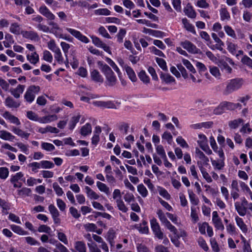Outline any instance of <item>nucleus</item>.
Listing matches in <instances>:
<instances>
[{
    "label": "nucleus",
    "instance_id": "f257e3e1",
    "mask_svg": "<svg viewBox=\"0 0 252 252\" xmlns=\"http://www.w3.org/2000/svg\"><path fill=\"white\" fill-rule=\"evenodd\" d=\"M97 64L105 77L106 85L109 87L115 86L117 82V79L111 68L107 64H104L100 61L97 62Z\"/></svg>",
    "mask_w": 252,
    "mask_h": 252
},
{
    "label": "nucleus",
    "instance_id": "f03ea898",
    "mask_svg": "<svg viewBox=\"0 0 252 252\" xmlns=\"http://www.w3.org/2000/svg\"><path fill=\"white\" fill-rule=\"evenodd\" d=\"M243 85V80L240 78L233 79L227 83L224 94L228 95L240 89Z\"/></svg>",
    "mask_w": 252,
    "mask_h": 252
},
{
    "label": "nucleus",
    "instance_id": "7ed1b4c3",
    "mask_svg": "<svg viewBox=\"0 0 252 252\" xmlns=\"http://www.w3.org/2000/svg\"><path fill=\"white\" fill-rule=\"evenodd\" d=\"M157 214L161 223L171 232L176 235L177 234V229L167 220L166 216V215H165L161 210H158L157 212Z\"/></svg>",
    "mask_w": 252,
    "mask_h": 252
},
{
    "label": "nucleus",
    "instance_id": "20e7f679",
    "mask_svg": "<svg viewBox=\"0 0 252 252\" xmlns=\"http://www.w3.org/2000/svg\"><path fill=\"white\" fill-rule=\"evenodd\" d=\"M40 90L38 86L32 85L29 86L24 94V98L29 103H32L34 99L35 95L38 94Z\"/></svg>",
    "mask_w": 252,
    "mask_h": 252
},
{
    "label": "nucleus",
    "instance_id": "39448f33",
    "mask_svg": "<svg viewBox=\"0 0 252 252\" xmlns=\"http://www.w3.org/2000/svg\"><path fill=\"white\" fill-rule=\"evenodd\" d=\"M150 225L155 237L158 239H163V233L161 231L160 226L156 218H153L150 220Z\"/></svg>",
    "mask_w": 252,
    "mask_h": 252
},
{
    "label": "nucleus",
    "instance_id": "423d86ee",
    "mask_svg": "<svg viewBox=\"0 0 252 252\" xmlns=\"http://www.w3.org/2000/svg\"><path fill=\"white\" fill-rule=\"evenodd\" d=\"M228 63L231 65H234V63L232 59L225 57V59L221 60L219 62L218 65L222 71H224L225 73L230 74L232 72V69L228 65Z\"/></svg>",
    "mask_w": 252,
    "mask_h": 252
},
{
    "label": "nucleus",
    "instance_id": "0eeeda50",
    "mask_svg": "<svg viewBox=\"0 0 252 252\" xmlns=\"http://www.w3.org/2000/svg\"><path fill=\"white\" fill-rule=\"evenodd\" d=\"M181 45L184 49L187 50L189 53L198 54L200 53V50L192 43L189 40H185L181 42Z\"/></svg>",
    "mask_w": 252,
    "mask_h": 252
},
{
    "label": "nucleus",
    "instance_id": "6e6552de",
    "mask_svg": "<svg viewBox=\"0 0 252 252\" xmlns=\"http://www.w3.org/2000/svg\"><path fill=\"white\" fill-rule=\"evenodd\" d=\"M66 30L68 32L72 35L81 41L85 43H87L89 42V39L88 38L83 35L79 31L69 28H66Z\"/></svg>",
    "mask_w": 252,
    "mask_h": 252
},
{
    "label": "nucleus",
    "instance_id": "1a4fd4ad",
    "mask_svg": "<svg viewBox=\"0 0 252 252\" xmlns=\"http://www.w3.org/2000/svg\"><path fill=\"white\" fill-rule=\"evenodd\" d=\"M212 221L215 227L218 230H223L224 227L221 219L219 217L218 212L214 211L212 213Z\"/></svg>",
    "mask_w": 252,
    "mask_h": 252
},
{
    "label": "nucleus",
    "instance_id": "9d476101",
    "mask_svg": "<svg viewBox=\"0 0 252 252\" xmlns=\"http://www.w3.org/2000/svg\"><path fill=\"white\" fill-rule=\"evenodd\" d=\"M91 38L94 45L98 47L102 48L105 51L109 54L111 53L110 47L105 43H103L98 37L92 36Z\"/></svg>",
    "mask_w": 252,
    "mask_h": 252
},
{
    "label": "nucleus",
    "instance_id": "9b49d317",
    "mask_svg": "<svg viewBox=\"0 0 252 252\" xmlns=\"http://www.w3.org/2000/svg\"><path fill=\"white\" fill-rule=\"evenodd\" d=\"M49 26H52L49 32L54 34L57 37H62V30L61 29L59 25L53 22L50 21L48 23Z\"/></svg>",
    "mask_w": 252,
    "mask_h": 252
},
{
    "label": "nucleus",
    "instance_id": "f8f14e48",
    "mask_svg": "<svg viewBox=\"0 0 252 252\" xmlns=\"http://www.w3.org/2000/svg\"><path fill=\"white\" fill-rule=\"evenodd\" d=\"M91 78L95 83H102L104 79L99 72L96 69H94L91 72Z\"/></svg>",
    "mask_w": 252,
    "mask_h": 252
},
{
    "label": "nucleus",
    "instance_id": "ddd939ff",
    "mask_svg": "<svg viewBox=\"0 0 252 252\" xmlns=\"http://www.w3.org/2000/svg\"><path fill=\"white\" fill-rule=\"evenodd\" d=\"M25 88V86L23 85H18L16 88H12L10 90L12 95L16 98L20 97L21 94L23 93Z\"/></svg>",
    "mask_w": 252,
    "mask_h": 252
},
{
    "label": "nucleus",
    "instance_id": "4468645a",
    "mask_svg": "<svg viewBox=\"0 0 252 252\" xmlns=\"http://www.w3.org/2000/svg\"><path fill=\"white\" fill-rule=\"evenodd\" d=\"M39 12L49 20H53L55 16L45 5L41 6L39 9Z\"/></svg>",
    "mask_w": 252,
    "mask_h": 252
},
{
    "label": "nucleus",
    "instance_id": "2eb2a0df",
    "mask_svg": "<svg viewBox=\"0 0 252 252\" xmlns=\"http://www.w3.org/2000/svg\"><path fill=\"white\" fill-rule=\"evenodd\" d=\"M22 34L25 38L30 39L32 40L37 41L40 39L37 33L34 31H23V32H22Z\"/></svg>",
    "mask_w": 252,
    "mask_h": 252
},
{
    "label": "nucleus",
    "instance_id": "dca6fc26",
    "mask_svg": "<svg viewBox=\"0 0 252 252\" xmlns=\"http://www.w3.org/2000/svg\"><path fill=\"white\" fill-rule=\"evenodd\" d=\"M58 117L56 115H49L42 117H39L38 122L41 124H47L56 121Z\"/></svg>",
    "mask_w": 252,
    "mask_h": 252
},
{
    "label": "nucleus",
    "instance_id": "f3484780",
    "mask_svg": "<svg viewBox=\"0 0 252 252\" xmlns=\"http://www.w3.org/2000/svg\"><path fill=\"white\" fill-rule=\"evenodd\" d=\"M2 116L7 120H8L11 123L19 126L21 123L18 118L14 115L11 114L8 111H5L2 115Z\"/></svg>",
    "mask_w": 252,
    "mask_h": 252
},
{
    "label": "nucleus",
    "instance_id": "a211bd4d",
    "mask_svg": "<svg viewBox=\"0 0 252 252\" xmlns=\"http://www.w3.org/2000/svg\"><path fill=\"white\" fill-rule=\"evenodd\" d=\"M5 104L9 108H16L20 106V103L18 101L15 100L11 97H7L5 99Z\"/></svg>",
    "mask_w": 252,
    "mask_h": 252
},
{
    "label": "nucleus",
    "instance_id": "6ab92c4d",
    "mask_svg": "<svg viewBox=\"0 0 252 252\" xmlns=\"http://www.w3.org/2000/svg\"><path fill=\"white\" fill-rule=\"evenodd\" d=\"M38 132L42 134H44L48 132L53 133H58L59 132V130L55 127L47 126L45 127H39L38 129Z\"/></svg>",
    "mask_w": 252,
    "mask_h": 252
},
{
    "label": "nucleus",
    "instance_id": "aec40b11",
    "mask_svg": "<svg viewBox=\"0 0 252 252\" xmlns=\"http://www.w3.org/2000/svg\"><path fill=\"white\" fill-rule=\"evenodd\" d=\"M9 31L13 34L19 35L23 32L20 25L17 23H13L11 24Z\"/></svg>",
    "mask_w": 252,
    "mask_h": 252
},
{
    "label": "nucleus",
    "instance_id": "412c9836",
    "mask_svg": "<svg viewBox=\"0 0 252 252\" xmlns=\"http://www.w3.org/2000/svg\"><path fill=\"white\" fill-rule=\"evenodd\" d=\"M235 221L237 225L239 227L240 229L243 233H247L248 231V228L246 224L244 223L243 219L239 216L235 217Z\"/></svg>",
    "mask_w": 252,
    "mask_h": 252
},
{
    "label": "nucleus",
    "instance_id": "4be33fe9",
    "mask_svg": "<svg viewBox=\"0 0 252 252\" xmlns=\"http://www.w3.org/2000/svg\"><path fill=\"white\" fill-rule=\"evenodd\" d=\"M235 208L239 215L241 216H244L247 213V208L243 204H240L239 202L235 203Z\"/></svg>",
    "mask_w": 252,
    "mask_h": 252
},
{
    "label": "nucleus",
    "instance_id": "5701e85b",
    "mask_svg": "<svg viewBox=\"0 0 252 252\" xmlns=\"http://www.w3.org/2000/svg\"><path fill=\"white\" fill-rule=\"evenodd\" d=\"M143 32L145 33H148L157 37H162L164 33L161 31H156L150 29L144 28Z\"/></svg>",
    "mask_w": 252,
    "mask_h": 252
},
{
    "label": "nucleus",
    "instance_id": "b1692460",
    "mask_svg": "<svg viewBox=\"0 0 252 252\" xmlns=\"http://www.w3.org/2000/svg\"><path fill=\"white\" fill-rule=\"evenodd\" d=\"M185 14L190 18H195L196 16V13L192 7L189 4H187L184 10Z\"/></svg>",
    "mask_w": 252,
    "mask_h": 252
},
{
    "label": "nucleus",
    "instance_id": "393cba45",
    "mask_svg": "<svg viewBox=\"0 0 252 252\" xmlns=\"http://www.w3.org/2000/svg\"><path fill=\"white\" fill-rule=\"evenodd\" d=\"M182 23L184 25V27L189 32L192 33L194 34H196V32L194 30V26L189 23L188 20L184 18L182 20Z\"/></svg>",
    "mask_w": 252,
    "mask_h": 252
},
{
    "label": "nucleus",
    "instance_id": "a878e982",
    "mask_svg": "<svg viewBox=\"0 0 252 252\" xmlns=\"http://www.w3.org/2000/svg\"><path fill=\"white\" fill-rule=\"evenodd\" d=\"M0 138L4 140L13 141L15 136L9 132L2 130L0 131Z\"/></svg>",
    "mask_w": 252,
    "mask_h": 252
},
{
    "label": "nucleus",
    "instance_id": "bb28decb",
    "mask_svg": "<svg viewBox=\"0 0 252 252\" xmlns=\"http://www.w3.org/2000/svg\"><path fill=\"white\" fill-rule=\"evenodd\" d=\"M12 130L15 134L26 139H28L30 135L29 133L26 132L22 129L15 126L12 127Z\"/></svg>",
    "mask_w": 252,
    "mask_h": 252
},
{
    "label": "nucleus",
    "instance_id": "cd10ccee",
    "mask_svg": "<svg viewBox=\"0 0 252 252\" xmlns=\"http://www.w3.org/2000/svg\"><path fill=\"white\" fill-rule=\"evenodd\" d=\"M92 132V126L90 123H87L80 129V133L83 136H87Z\"/></svg>",
    "mask_w": 252,
    "mask_h": 252
},
{
    "label": "nucleus",
    "instance_id": "c85d7f7f",
    "mask_svg": "<svg viewBox=\"0 0 252 252\" xmlns=\"http://www.w3.org/2000/svg\"><path fill=\"white\" fill-rule=\"evenodd\" d=\"M87 195L91 199L96 200L99 198V196L88 186L85 188Z\"/></svg>",
    "mask_w": 252,
    "mask_h": 252
},
{
    "label": "nucleus",
    "instance_id": "c756f323",
    "mask_svg": "<svg viewBox=\"0 0 252 252\" xmlns=\"http://www.w3.org/2000/svg\"><path fill=\"white\" fill-rule=\"evenodd\" d=\"M96 186L100 191L104 192L106 194L109 195L110 193L109 188L106 184L98 181L96 182Z\"/></svg>",
    "mask_w": 252,
    "mask_h": 252
},
{
    "label": "nucleus",
    "instance_id": "7c9ffc66",
    "mask_svg": "<svg viewBox=\"0 0 252 252\" xmlns=\"http://www.w3.org/2000/svg\"><path fill=\"white\" fill-rule=\"evenodd\" d=\"M14 42V40L12 35L9 33H6L5 35V40L3 42L4 46L6 48H9Z\"/></svg>",
    "mask_w": 252,
    "mask_h": 252
},
{
    "label": "nucleus",
    "instance_id": "2f4dec72",
    "mask_svg": "<svg viewBox=\"0 0 252 252\" xmlns=\"http://www.w3.org/2000/svg\"><path fill=\"white\" fill-rule=\"evenodd\" d=\"M27 59L31 63L35 64L39 61V56L36 52H33L31 55H27Z\"/></svg>",
    "mask_w": 252,
    "mask_h": 252
},
{
    "label": "nucleus",
    "instance_id": "473e14b6",
    "mask_svg": "<svg viewBox=\"0 0 252 252\" xmlns=\"http://www.w3.org/2000/svg\"><path fill=\"white\" fill-rule=\"evenodd\" d=\"M118 209L123 213H126L128 211V208L126 206L121 198L117 199L116 200Z\"/></svg>",
    "mask_w": 252,
    "mask_h": 252
},
{
    "label": "nucleus",
    "instance_id": "72a5a7b5",
    "mask_svg": "<svg viewBox=\"0 0 252 252\" xmlns=\"http://www.w3.org/2000/svg\"><path fill=\"white\" fill-rule=\"evenodd\" d=\"M125 70L129 79L132 82H135L137 78L133 70L129 66H126Z\"/></svg>",
    "mask_w": 252,
    "mask_h": 252
},
{
    "label": "nucleus",
    "instance_id": "f704fd0d",
    "mask_svg": "<svg viewBox=\"0 0 252 252\" xmlns=\"http://www.w3.org/2000/svg\"><path fill=\"white\" fill-rule=\"evenodd\" d=\"M75 248L79 252H87L85 244L82 241L76 242Z\"/></svg>",
    "mask_w": 252,
    "mask_h": 252
},
{
    "label": "nucleus",
    "instance_id": "c9c22d12",
    "mask_svg": "<svg viewBox=\"0 0 252 252\" xmlns=\"http://www.w3.org/2000/svg\"><path fill=\"white\" fill-rule=\"evenodd\" d=\"M243 122V119L239 118L235 119L233 121H230L228 123L229 126L232 129H235L237 128Z\"/></svg>",
    "mask_w": 252,
    "mask_h": 252
},
{
    "label": "nucleus",
    "instance_id": "e433bc0d",
    "mask_svg": "<svg viewBox=\"0 0 252 252\" xmlns=\"http://www.w3.org/2000/svg\"><path fill=\"white\" fill-rule=\"evenodd\" d=\"M195 154L196 156L202 160V161L203 162L206 163H207L208 162V158L206 156H205L204 153L202 151H201L199 148H196Z\"/></svg>",
    "mask_w": 252,
    "mask_h": 252
},
{
    "label": "nucleus",
    "instance_id": "4c0bfd02",
    "mask_svg": "<svg viewBox=\"0 0 252 252\" xmlns=\"http://www.w3.org/2000/svg\"><path fill=\"white\" fill-rule=\"evenodd\" d=\"M32 190L28 188H23L21 189L18 190V194L21 197H25L30 196L31 194Z\"/></svg>",
    "mask_w": 252,
    "mask_h": 252
},
{
    "label": "nucleus",
    "instance_id": "58836bf2",
    "mask_svg": "<svg viewBox=\"0 0 252 252\" xmlns=\"http://www.w3.org/2000/svg\"><path fill=\"white\" fill-rule=\"evenodd\" d=\"M41 148L47 151V152H52L55 149V147L51 143L42 142L41 144Z\"/></svg>",
    "mask_w": 252,
    "mask_h": 252
},
{
    "label": "nucleus",
    "instance_id": "ea45409f",
    "mask_svg": "<svg viewBox=\"0 0 252 252\" xmlns=\"http://www.w3.org/2000/svg\"><path fill=\"white\" fill-rule=\"evenodd\" d=\"M11 228L13 231L19 235H25L27 234V232L24 230L20 226L16 225H12Z\"/></svg>",
    "mask_w": 252,
    "mask_h": 252
},
{
    "label": "nucleus",
    "instance_id": "a19ab883",
    "mask_svg": "<svg viewBox=\"0 0 252 252\" xmlns=\"http://www.w3.org/2000/svg\"><path fill=\"white\" fill-rule=\"evenodd\" d=\"M54 53V58L58 62V63L59 64H63L64 63V60L61 50L59 49Z\"/></svg>",
    "mask_w": 252,
    "mask_h": 252
},
{
    "label": "nucleus",
    "instance_id": "79ce46f5",
    "mask_svg": "<svg viewBox=\"0 0 252 252\" xmlns=\"http://www.w3.org/2000/svg\"><path fill=\"white\" fill-rule=\"evenodd\" d=\"M80 118V115H78L72 117L69 124V129L72 130L75 126L76 124L79 122Z\"/></svg>",
    "mask_w": 252,
    "mask_h": 252
},
{
    "label": "nucleus",
    "instance_id": "37998d69",
    "mask_svg": "<svg viewBox=\"0 0 252 252\" xmlns=\"http://www.w3.org/2000/svg\"><path fill=\"white\" fill-rule=\"evenodd\" d=\"M129 125L126 123H123L118 126V128L123 134H127L129 129Z\"/></svg>",
    "mask_w": 252,
    "mask_h": 252
},
{
    "label": "nucleus",
    "instance_id": "c03bdc74",
    "mask_svg": "<svg viewBox=\"0 0 252 252\" xmlns=\"http://www.w3.org/2000/svg\"><path fill=\"white\" fill-rule=\"evenodd\" d=\"M55 247L53 250L54 252H69L67 248L60 243H57Z\"/></svg>",
    "mask_w": 252,
    "mask_h": 252
},
{
    "label": "nucleus",
    "instance_id": "a18cd8bd",
    "mask_svg": "<svg viewBox=\"0 0 252 252\" xmlns=\"http://www.w3.org/2000/svg\"><path fill=\"white\" fill-rule=\"evenodd\" d=\"M47 46L49 49L51 50L53 52H55L58 50L60 49L56 45L55 41L54 39H51L47 43Z\"/></svg>",
    "mask_w": 252,
    "mask_h": 252
},
{
    "label": "nucleus",
    "instance_id": "49530a36",
    "mask_svg": "<svg viewBox=\"0 0 252 252\" xmlns=\"http://www.w3.org/2000/svg\"><path fill=\"white\" fill-rule=\"evenodd\" d=\"M137 190L143 197H146L148 195V190L143 184H140L137 186Z\"/></svg>",
    "mask_w": 252,
    "mask_h": 252
},
{
    "label": "nucleus",
    "instance_id": "de8ad7c7",
    "mask_svg": "<svg viewBox=\"0 0 252 252\" xmlns=\"http://www.w3.org/2000/svg\"><path fill=\"white\" fill-rule=\"evenodd\" d=\"M94 14L97 15H109L111 12L107 8H100L94 10Z\"/></svg>",
    "mask_w": 252,
    "mask_h": 252
},
{
    "label": "nucleus",
    "instance_id": "09e8293b",
    "mask_svg": "<svg viewBox=\"0 0 252 252\" xmlns=\"http://www.w3.org/2000/svg\"><path fill=\"white\" fill-rule=\"evenodd\" d=\"M40 164L41 168L44 169H51L54 167V164L48 160H42L40 161Z\"/></svg>",
    "mask_w": 252,
    "mask_h": 252
},
{
    "label": "nucleus",
    "instance_id": "8fccbe9b",
    "mask_svg": "<svg viewBox=\"0 0 252 252\" xmlns=\"http://www.w3.org/2000/svg\"><path fill=\"white\" fill-rule=\"evenodd\" d=\"M160 78L165 81L166 83H170L175 81L173 77L169 74H162Z\"/></svg>",
    "mask_w": 252,
    "mask_h": 252
},
{
    "label": "nucleus",
    "instance_id": "3c124183",
    "mask_svg": "<svg viewBox=\"0 0 252 252\" xmlns=\"http://www.w3.org/2000/svg\"><path fill=\"white\" fill-rule=\"evenodd\" d=\"M126 30L124 29H121L118 34H117V41L119 43H122L123 41V38L126 34Z\"/></svg>",
    "mask_w": 252,
    "mask_h": 252
},
{
    "label": "nucleus",
    "instance_id": "603ef678",
    "mask_svg": "<svg viewBox=\"0 0 252 252\" xmlns=\"http://www.w3.org/2000/svg\"><path fill=\"white\" fill-rule=\"evenodd\" d=\"M188 193L190 202L194 205H197L199 202V200L196 198L195 194L192 191L189 190H188Z\"/></svg>",
    "mask_w": 252,
    "mask_h": 252
},
{
    "label": "nucleus",
    "instance_id": "864d4df0",
    "mask_svg": "<svg viewBox=\"0 0 252 252\" xmlns=\"http://www.w3.org/2000/svg\"><path fill=\"white\" fill-rule=\"evenodd\" d=\"M224 29L228 35L231 36L233 38H236V33L231 27L227 25L224 26Z\"/></svg>",
    "mask_w": 252,
    "mask_h": 252
},
{
    "label": "nucleus",
    "instance_id": "5fc2aeb1",
    "mask_svg": "<svg viewBox=\"0 0 252 252\" xmlns=\"http://www.w3.org/2000/svg\"><path fill=\"white\" fill-rule=\"evenodd\" d=\"M241 62L245 65L252 68V59L245 55L241 59Z\"/></svg>",
    "mask_w": 252,
    "mask_h": 252
},
{
    "label": "nucleus",
    "instance_id": "6e6d98bb",
    "mask_svg": "<svg viewBox=\"0 0 252 252\" xmlns=\"http://www.w3.org/2000/svg\"><path fill=\"white\" fill-rule=\"evenodd\" d=\"M43 59L46 62L51 63L53 61V56L49 51L45 50L43 53Z\"/></svg>",
    "mask_w": 252,
    "mask_h": 252
},
{
    "label": "nucleus",
    "instance_id": "4d7b16f0",
    "mask_svg": "<svg viewBox=\"0 0 252 252\" xmlns=\"http://www.w3.org/2000/svg\"><path fill=\"white\" fill-rule=\"evenodd\" d=\"M183 63L184 65L191 72L194 73L196 72L195 69L193 66V65L191 64L190 62L186 59H183Z\"/></svg>",
    "mask_w": 252,
    "mask_h": 252
},
{
    "label": "nucleus",
    "instance_id": "13d9d810",
    "mask_svg": "<svg viewBox=\"0 0 252 252\" xmlns=\"http://www.w3.org/2000/svg\"><path fill=\"white\" fill-rule=\"evenodd\" d=\"M220 18L222 20H229L230 15L227 10L224 8H221L220 10Z\"/></svg>",
    "mask_w": 252,
    "mask_h": 252
},
{
    "label": "nucleus",
    "instance_id": "bf43d9fd",
    "mask_svg": "<svg viewBox=\"0 0 252 252\" xmlns=\"http://www.w3.org/2000/svg\"><path fill=\"white\" fill-rule=\"evenodd\" d=\"M138 76L140 79L143 81L145 83H149L150 82V78L146 74V72L144 71H141L139 74Z\"/></svg>",
    "mask_w": 252,
    "mask_h": 252
},
{
    "label": "nucleus",
    "instance_id": "052dcab7",
    "mask_svg": "<svg viewBox=\"0 0 252 252\" xmlns=\"http://www.w3.org/2000/svg\"><path fill=\"white\" fill-rule=\"evenodd\" d=\"M156 152L157 154L158 155H159L162 159L166 158V154L163 149V147L162 145H160L157 146V147H156Z\"/></svg>",
    "mask_w": 252,
    "mask_h": 252
},
{
    "label": "nucleus",
    "instance_id": "680f3d73",
    "mask_svg": "<svg viewBox=\"0 0 252 252\" xmlns=\"http://www.w3.org/2000/svg\"><path fill=\"white\" fill-rule=\"evenodd\" d=\"M156 62L158 64V65L163 70H167V67L166 66V63L165 61L161 58H159L157 57L156 59Z\"/></svg>",
    "mask_w": 252,
    "mask_h": 252
},
{
    "label": "nucleus",
    "instance_id": "e2e57ef3",
    "mask_svg": "<svg viewBox=\"0 0 252 252\" xmlns=\"http://www.w3.org/2000/svg\"><path fill=\"white\" fill-rule=\"evenodd\" d=\"M48 209L52 215V217L59 216V212L54 205L50 204L48 207Z\"/></svg>",
    "mask_w": 252,
    "mask_h": 252
},
{
    "label": "nucleus",
    "instance_id": "0e129e2a",
    "mask_svg": "<svg viewBox=\"0 0 252 252\" xmlns=\"http://www.w3.org/2000/svg\"><path fill=\"white\" fill-rule=\"evenodd\" d=\"M9 174V171L6 167L0 168V178L1 179H5L7 178Z\"/></svg>",
    "mask_w": 252,
    "mask_h": 252
},
{
    "label": "nucleus",
    "instance_id": "69168bd1",
    "mask_svg": "<svg viewBox=\"0 0 252 252\" xmlns=\"http://www.w3.org/2000/svg\"><path fill=\"white\" fill-rule=\"evenodd\" d=\"M124 200L126 202L129 204L131 202H134L135 201V197L132 193L126 192L124 196Z\"/></svg>",
    "mask_w": 252,
    "mask_h": 252
},
{
    "label": "nucleus",
    "instance_id": "338daca9",
    "mask_svg": "<svg viewBox=\"0 0 252 252\" xmlns=\"http://www.w3.org/2000/svg\"><path fill=\"white\" fill-rule=\"evenodd\" d=\"M84 227L87 231L94 232L97 229L96 225L93 223H88L84 225Z\"/></svg>",
    "mask_w": 252,
    "mask_h": 252
},
{
    "label": "nucleus",
    "instance_id": "774afa93",
    "mask_svg": "<svg viewBox=\"0 0 252 252\" xmlns=\"http://www.w3.org/2000/svg\"><path fill=\"white\" fill-rule=\"evenodd\" d=\"M221 103L224 110H233V102L224 101L221 102Z\"/></svg>",
    "mask_w": 252,
    "mask_h": 252
}]
</instances>
